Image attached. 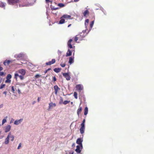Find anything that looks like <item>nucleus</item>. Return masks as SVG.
<instances>
[{"mask_svg":"<svg viewBox=\"0 0 154 154\" xmlns=\"http://www.w3.org/2000/svg\"><path fill=\"white\" fill-rule=\"evenodd\" d=\"M58 9V8H55L54 7H53L52 8V9L54 10H56Z\"/></svg>","mask_w":154,"mask_h":154,"instance_id":"de8ad7c7","label":"nucleus"},{"mask_svg":"<svg viewBox=\"0 0 154 154\" xmlns=\"http://www.w3.org/2000/svg\"><path fill=\"white\" fill-rule=\"evenodd\" d=\"M90 31V29L89 31H88L87 32V29H85V30H84L82 31V32H81L80 34L79 35H78L77 36H78L79 37L82 38V40L83 38Z\"/></svg>","mask_w":154,"mask_h":154,"instance_id":"f03ea898","label":"nucleus"},{"mask_svg":"<svg viewBox=\"0 0 154 154\" xmlns=\"http://www.w3.org/2000/svg\"><path fill=\"white\" fill-rule=\"evenodd\" d=\"M72 39H69L67 45L71 44V43L72 41Z\"/></svg>","mask_w":154,"mask_h":154,"instance_id":"37998d69","label":"nucleus"},{"mask_svg":"<svg viewBox=\"0 0 154 154\" xmlns=\"http://www.w3.org/2000/svg\"><path fill=\"white\" fill-rule=\"evenodd\" d=\"M5 84L1 85L0 87V89H2L3 88H4L5 87Z\"/></svg>","mask_w":154,"mask_h":154,"instance_id":"58836bf2","label":"nucleus"},{"mask_svg":"<svg viewBox=\"0 0 154 154\" xmlns=\"http://www.w3.org/2000/svg\"><path fill=\"white\" fill-rule=\"evenodd\" d=\"M23 121V119H20L16 120L14 122V124L15 125H18L21 124Z\"/></svg>","mask_w":154,"mask_h":154,"instance_id":"20e7f679","label":"nucleus"},{"mask_svg":"<svg viewBox=\"0 0 154 154\" xmlns=\"http://www.w3.org/2000/svg\"><path fill=\"white\" fill-rule=\"evenodd\" d=\"M41 76L40 75H39L38 74H37L35 75V77L37 79L39 77H40Z\"/></svg>","mask_w":154,"mask_h":154,"instance_id":"49530a36","label":"nucleus"},{"mask_svg":"<svg viewBox=\"0 0 154 154\" xmlns=\"http://www.w3.org/2000/svg\"><path fill=\"white\" fill-rule=\"evenodd\" d=\"M36 103V101H33L32 103V104L33 105L35 103Z\"/></svg>","mask_w":154,"mask_h":154,"instance_id":"338daca9","label":"nucleus"},{"mask_svg":"<svg viewBox=\"0 0 154 154\" xmlns=\"http://www.w3.org/2000/svg\"><path fill=\"white\" fill-rule=\"evenodd\" d=\"M3 106V104H1V105H0V108H2Z\"/></svg>","mask_w":154,"mask_h":154,"instance_id":"e2e57ef3","label":"nucleus"},{"mask_svg":"<svg viewBox=\"0 0 154 154\" xmlns=\"http://www.w3.org/2000/svg\"><path fill=\"white\" fill-rule=\"evenodd\" d=\"M11 126L10 125H8L5 127V133L9 132L11 130Z\"/></svg>","mask_w":154,"mask_h":154,"instance_id":"1a4fd4ad","label":"nucleus"},{"mask_svg":"<svg viewBox=\"0 0 154 154\" xmlns=\"http://www.w3.org/2000/svg\"><path fill=\"white\" fill-rule=\"evenodd\" d=\"M11 89H12V91L14 93V91H15V89H14V86L12 87Z\"/></svg>","mask_w":154,"mask_h":154,"instance_id":"3c124183","label":"nucleus"},{"mask_svg":"<svg viewBox=\"0 0 154 154\" xmlns=\"http://www.w3.org/2000/svg\"><path fill=\"white\" fill-rule=\"evenodd\" d=\"M68 46L69 48H72L73 50L72 51H73L74 52H75V46L73 47L71 44L68 45Z\"/></svg>","mask_w":154,"mask_h":154,"instance_id":"a878e982","label":"nucleus"},{"mask_svg":"<svg viewBox=\"0 0 154 154\" xmlns=\"http://www.w3.org/2000/svg\"><path fill=\"white\" fill-rule=\"evenodd\" d=\"M19 75L18 73H15L14 74V78L16 79H17L18 76H19Z\"/></svg>","mask_w":154,"mask_h":154,"instance_id":"e433bc0d","label":"nucleus"},{"mask_svg":"<svg viewBox=\"0 0 154 154\" xmlns=\"http://www.w3.org/2000/svg\"><path fill=\"white\" fill-rule=\"evenodd\" d=\"M11 74H8L6 77V80L5 81V82L6 83H10L11 82V80L10 79H11Z\"/></svg>","mask_w":154,"mask_h":154,"instance_id":"0eeeda50","label":"nucleus"},{"mask_svg":"<svg viewBox=\"0 0 154 154\" xmlns=\"http://www.w3.org/2000/svg\"><path fill=\"white\" fill-rule=\"evenodd\" d=\"M71 24H69V25L68 26V27H70V26H71Z\"/></svg>","mask_w":154,"mask_h":154,"instance_id":"774afa93","label":"nucleus"},{"mask_svg":"<svg viewBox=\"0 0 154 154\" xmlns=\"http://www.w3.org/2000/svg\"><path fill=\"white\" fill-rule=\"evenodd\" d=\"M46 3H48V2H52L51 1H50L49 0H45Z\"/></svg>","mask_w":154,"mask_h":154,"instance_id":"864d4df0","label":"nucleus"},{"mask_svg":"<svg viewBox=\"0 0 154 154\" xmlns=\"http://www.w3.org/2000/svg\"><path fill=\"white\" fill-rule=\"evenodd\" d=\"M68 46L69 48H72L73 50L72 51H73L74 52H75V46L73 47L71 44L68 45Z\"/></svg>","mask_w":154,"mask_h":154,"instance_id":"393cba45","label":"nucleus"},{"mask_svg":"<svg viewBox=\"0 0 154 154\" xmlns=\"http://www.w3.org/2000/svg\"><path fill=\"white\" fill-rule=\"evenodd\" d=\"M85 119H84L83 120V121L82 123H81V125L85 126Z\"/></svg>","mask_w":154,"mask_h":154,"instance_id":"79ce46f5","label":"nucleus"},{"mask_svg":"<svg viewBox=\"0 0 154 154\" xmlns=\"http://www.w3.org/2000/svg\"><path fill=\"white\" fill-rule=\"evenodd\" d=\"M52 64L54 63L55 62V59H52L51 61Z\"/></svg>","mask_w":154,"mask_h":154,"instance_id":"c03bdc74","label":"nucleus"},{"mask_svg":"<svg viewBox=\"0 0 154 154\" xmlns=\"http://www.w3.org/2000/svg\"><path fill=\"white\" fill-rule=\"evenodd\" d=\"M80 145H77L76 146V148L75 150V151L77 153H80L81 151V150Z\"/></svg>","mask_w":154,"mask_h":154,"instance_id":"ddd939ff","label":"nucleus"},{"mask_svg":"<svg viewBox=\"0 0 154 154\" xmlns=\"http://www.w3.org/2000/svg\"><path fill=\"white\" fill-rule=\"evenodd\" d=\"M49 109H51V107L55 106L56 105L54 103H50L49 104Z\"/></svg>","mask_w":154,"mask_h":154,"instance_id":"aec40b11","label":"nucleus"},{"mask_svg":"<svg viewBox=\"0 0 154 154\" xmlns=\"http://www.w3.org/2000/svg\"><path fill=\"white\" fill-rule=\"evenodd\" d=\"M89 21V20L88 19H87L85 20V28H86L85 29H87V31L88 30L87 26H88Z\"/></svg>","mask_w":154,"mask_h":154,"instance_id":"a211bd4d","label":"nucleus"},{"mask_svg":"<svg viewBox=\"0 0 154 154\" xmlns=\"http://www.w3.org/2000/svg\"><path fill=\"white\" fill-rule=\"evenodd\" d=\"M10 133H9L8 134L5 139V143L6 144H7L8 143L9 141L10 136Z\"/></svg>","mask_w":154,"mask_h":154,"instance_id":"9b49d317","label":"nucleus"},{"mask_svg":"<svg viewBox=\"0 0 154 154\" xmlns=\"http://www.w3.org/2000/svg\"><path fill=\"white\" fill-rule=\"evenodd\" d=\"M18 93H19V94H20L21 93L19 89H18Z\"/></svg>","mask_w":154,"mask_h":154,"instance_id":"4d7b16f0","label":"nucleus"},{"mask_svg":"<svg viewBox=\"0 0 154 154\" xmlns=\"http://www.w3.org/2000/svg\"><path fill=\"white\" fill-rule=\"evenodd\" d=\"M83 141V139L82 138H79L77 139L76 142L77 144L80 146L81 149H82L83 148V146L82 143Z\"/></svg>","mask_w":154,"mask_h":154,"instance_id":"7ed1b4c3","label":"nucleus"},{"mask_svg":"<svg viewBox=\"0 0 154 154\" xmlns=\"http://www.w3.org/2000/svg\"><path fill=\"white\" fill-rule=\"evenodd\" d=\"M60 65L61 67H64L66 66V64L64 63H60Z\"/></svg>","mask_w":154,"mask_h":154,"instance_id":"a19ab883","label":"nucleus"},{"mask_svg":"<svg viewBox=\"0 0 154 154\" xmlns=\"http://www.w3.org/2000/svg\"><path fill=\"white\" fill-rule=\"evenodd\" d=\"M6 3L3 2H1L0 4V7L2 8H5V6Z\"/></svg>","mask_w":154,"mask_h":154,"instance_id":"7c9ffc66","label":"nucleus"},{"mask_svg":"<svg viewBox=\"0 0 154 154\" xmlns=\"http://www.w3.org/2000/svg\"><path fill=\"white\" fill-rule=\"evenodd\" d=\"M10 133V138H11V140L13 141L14 139V136L13 135H12L11 132Z\"/></svg>","mask_w":154,"mask_h":154,"instance_id":"2f4dec72","label":"nucleus"},{"mask_svg":"<svg viewBox=\"0 0 154 154\" xmlns=\"http://www.w3.org/2000/svg\"><path fill=\"white\" fill-rule=\"evenodd\" d=\"M105 14V12H104V10L103 9L102 10H101Z\"/></svg>","mask_w":154,"mask_h":154,"instance_id":"69168bd1","label":"nucleus"},{"mask_svg":"<svg viewBox=\"0 0 154 154\" xmlns=\"http://www.w3.org/2000/svg\"><path fill=\"white\" fill-rule=\"evenodd\" d=\"M77 93L75 92H74V97L76 99H77Z\"/></svg>","mask_w":154,"mask_h":154,"instance_id":"c9c22d12","label":"nucleus"},{"mask_svg":"<svg viewBox=\"0 0 154 154\" xmlns=\"http://www.w3.org/2000/svg\"><path fill=\"white\" fill-rule=\"evenodd\" d=\"M20 85H21L25 86V83H20Z\"/></svg>","mask_w":154,"mask_h":154,"instance_id":"5fc2aeb1","label":"nucleus"},{"mask_svg":"<svg viewBox=\"0 0 154 154\" xmlns=\"http://www.w3.org/2000/svg\"><path fill=\"white\" fill-rule=\"evenodd\" d=\"M60 20L59 24H62L65 22V20L64 18H62V17L60 18Z\"/></svg>","mask_w":154,"mask_h":154,"instance_id":"bb28decb","label":"nucleus"},{"mask_svg":"<svg viewBox=\"0 0 154 154\" xmlns=\"http://www.w3.org/2000/svg\"><path fill=\"white\" fill-rule=\"evenodd\" d=\"M19 2V0H8V2L10 5H14V4L18 3Z\"/></svg>","mask_w":154,"mask_h":154,"instance_id":"39448f33","label":"nucleus"},{"mask_svg":"<svg viewBox=\"0 0 154 154\" xmlns=\"http://www.w3.org/2000/svg\"><path fill=\"white\" fill-rule=\"evenodd\" d=\"M26 54L23 53L17 54L14 55V57L18 60H21L26 57Z\"/></svg>","mask_w":154,"mask_h":154,"instance_id":"f257e3e1","label":"nucleus"},{"mask_svg":"<svg viewBox=\"0 0 154 154\" xmlns=\"http://www.w3.org/2000/svg\"><path fill=\"white\" fill-rule=\"evenodd\" d=\"M18 72L23 75H24L26 73V71L25 70L23 69H21L19 70L18 71Z\"/></svg>","mask_w":154,"mask_h":154,"instance_id":"4468645a","label":"nucleus"},{"mask_svg":"<svg viewBox=\"0 0 154 154\" xmlns=\"http://www.w3.org/2000/svg\"><path fill=\"white\" fill-rule=\"evenodd\" d=\"M54 90L55 94L56 95H57V94L58 91L60 90V88L57 85L54 86Z\"/></svg>","mask_w":154,"mask_h":154,"instance_id":"9d476101","label":"nucleus"},{"mask_svg":"<svg viewBox=\"0 0 154 154\" xmlns=\"http://www.w3.org/2000/svg\"><path fill=\"white\" fill-rule=\"evenodd\" d=\"M69 102V101H68L67 100H65L63 102V103L64 105H66V104H67V103H68Z\"/></svg>","mask_w":154,"mask_h":154,"instance_id":"ea45409f","label":"nucleus"},{"mask_svg":"<svg viewBox=\"0 0 154 154\" xmlns=\"http://www.w3.org/2000/svg\"><path fill=\"white\" fill-rule=\"evenodd\" d=\"M68 46L69 48H72L73 50L72 51H73L74 52H75V46L73 47L71 44L68 45Z\"/></svg>","mask_w":154,"mask_h":154,"instance_id":"5701e85b","label":"nucleus"},{"mask_svg":"<svg viewBox=\"0 0 154 154\" xmlns=\"http://www.w3.org/2000/svg\"><path fill=\"white\" fill-rule=\"evenodd\" d=\"M53 80L54 81H56V79L55 76L53 77Z\"/></svg>","mask_w":154,"mask_h":154,"instance_id":"6e6d98bb","label":"nucleus"},{"mask_svg":"<svg viewBox=\"0 0 154 154\" xmlns=\"http://www.w3.org/2000/svg\"><path fill=\"white\" fill-rule=\"evenodd\" d=\"M4 75V73L3 72H0V75L2 76Z\"/></svg>","mask_w":154,"mask_h":154,"instance_id":"603ef678","label":"nucleus"},{"mask_svg":"<svg viewBox=\"0 0 154 154\" xmlns=\"http://www.w3.org/2000/svg\"><path fill=\"white\" fill-rule=\"evenodd\" d=\"M63 76L66 79V80L69 81L71 79V77L68 73H63L62 74Z\"/></svg>","mask_w":154,"mask_h":154,"instance_id":"6e6552de","label":"nucleus"},{"mask_svg":"<svg viewBox=\"0 0 154 154\" xmlns=\"http://www.w3.org/2000/svg\"><path fill=\"white\" fill-rule=\"evenodd\" d=\"M3 69V68L2 67L0 66V71L2 70Z\"/></svg>","mask_w":154,"mask_h":154,"instance_id":"052dcab7","label":"nucleus"},{"mask_svg":"<svg viewBox=\"0 0 154 154\" xmlns=\"http://www.w3.org/2000/svg\"><path fill=\"white\" fill-rule=\"evenodd\" d=\"M88 109L87 107H86L85 109V111H84V115H86L88 113Z\"/></svg>","mask_w":154,"mask_h":154,"instance_id":"c85d7f7f","label":"nucleus"},{"mask_svg":"<svg viewBox=\"0 0 154 154\" xmlns=\"http://www.w3.org/2000/svg\"><path fill=\"white\" fill-rule=\"evenodd\" d=\"M75 88L77 90L80 91L83 90V86L81 84H79L76 86Z\"/></svg>","mask_w":154,"mask_h":154,"instance_id":"423d86ee","label":"nucleus"},{"mask_svg":"<svg viewBox=\"0 0 154 154\" xmlns=\"http://www.w3.org/2000/svg\"><path fill=\"white\" fill-rule=\"evenodd\" d=\"M57 52H58V54L59 55H60L61 54V53H62L61 51H60V50H58V51Z\"/></svg>","mask_w":154,"mask_h":154,"instance_id":"8fccbe9b","label":"nucleus"},{"mask_svg":"<svg viewBox=\"0 0 154 154\" xmlns=\"http://www.w3.org/2000/svg\"><path fill=\"white\" fill-rule=\"evenodd\" d=\"M46 64L47 65H50L52 64V63L51 61H50L48 62H47L46 63Z\"/></svg>","mask_w":154,"mask_h":154,"instance_id":"4c0bfd02","label":"nucleus"},{"mask_svg":"<svg viewBox=\"0 0 154 154\" xmlns=\"http://www.w3.org/2000/svg\"><path fill=\"white\" fill-rule=\"evenodd\" d=\"M12 60H6L4 62L3 64L5 66H8L10 63H12Z\"/></svg>","mask_w":154,"mask_h":154,"instance_id":"f8f14e48","label":"nucleus"},{"mask_svg":"<svg viewBox=\"0 0 154 154\" xmlns=\"http://www.w3.org/2000/svg\"><path fill=\"white\" fill-rule=\"evenodd\" d=\"M82 107L81 106H79V108L78 109V110H77V114L78 116H79V114L82 111Z\"/></svg>","mask_w":154,"mask_h":154,"instance_id":"412c9836","label":"nucleus"},{"mask_svg":"<svg viewBox=\"0 0 154 154\" xmlns=\"http://www.w3.org/2000/svg\"><path fill=\"white\" fill-rule=\"evenodd\" d=\"M73 51L70 50L69 49H68L66 53V56L68 57L72 55V52Z\"/></svg>","mask_w":154,"mask_h":154,"instance_id":"dca6fc26","label":"nucleus"},{"mask_svg":"<svg viewBox=\"0 0 154 154\" xmlns=\"http://www.w3.org/2000/svg\"><path fill=\"white\" fill-rule=\"evenodd\" d=\"M21 147V143H20L19 144V146L17 147V149H20Z\"/></svg>","mask_w":154,"mask_h":154,"instance_id":"a18cd8bd","label":"nucleus"},{"mask_svg":"<svg viewBox=\"0 0 154 154\" xmlns=\"http://www.w3.org/2000/svg\"><path fill=\"white\" fill-rule=\"evenodd\" d=\"M3 94H5V95H6V94H7V92L6 91H4L3 92Z\"/></svg>","mask_w":154,"mask_h":154,"instance_id":"13d9d810","label":"nucleus"},{"mask_svg":"<svg viewBox=\"0 0 154 154\" xmlns=\"http://www.w3.org/2000/svg\"><path fill=\"white\" fill-rule=\"evenodd\" d=\"M94 21H92L91 23L90 24V27H91V29H90V30H91V29L92 28V27H93V26L94 25Z\"/></svg>","mask_w":154,"mask_h":154,"instance_id":"72a5a7b5","label":"nucleus"},{"mask_svg":"<svg viewBox=\"0 0 154 154\" xmlns=\"http://www.w3.org/2000/svg\"><path fill=\"white\" fill-rule=\"evenodd\" d=\"M71 16L68 15L67 14H64L63 15L62 17V18H65L66 19H70L71 18Z\"/></svg>","mask_w":154,"mask_h":154,"instance_id":"f3484780","label":"nucleus"},{"mask_svg":"<svg viewBox=\"0 0 154 154\" xmlns=\"http://www.w3.org/2000/svg\"><path fill=\"white\" fill-rule=\"evenodd\" d=\"M74 58L71 57L69 58V63L70 64H71L74 62Z\"/></svg>","mask_w":154,"mask_h":154,"instance_id":"4be33fe9","label":"nucleus"},{"mask_svg":"<svg viewBox=\"0 0 154 154\" xmlns=\"http://www.w3.org/2000/svg\"><path fill=\"white\" fill-rule=\"evenodd\" d=\"M58 5L60 7H63L64 6V5L63 3H59Z\"/></svg>","mask_w":154,"mask_h":154,"instance_id":"f704fd0d","label":"nucleus"},{"mask_svg":"<svg viewBox=\"0 0 154 154\" xmlns=\"http://www.w3.org/2000/svg\"><path fill=\"white\" fill-rule=\"evenodd\" d=\"M40 97H38V98L37 100H38V102H39L40 101Z\"/></svg>","mask_w":154,"mask_h":154,"instance_id":"bf43d9fd","label":"nucleus"},{"mask_svg":"<svg viewBox=\"0 0 154 154\" xmlns=\"http://www.w3.org/2000/svg\"><path fill=\"white\" fill-rule=\"evenodd\" d=\"M7 116L5 117L4 119H3L2 122V125H3L5 123L7 122Z\"/></svg>","mask_w":154,"mask_h":154,"instance_id":"c756f323","label":"nucleus"},{"mask_svg":"<svg viewBox=\"0 0 154 154\" xmlns=\"http://www.w3.org/2000/svg\"><path fill=\"white\" fill-rule=\"evenodd\" d=\"M85 130V126L81 125V127L80 129V133L83 134L84 133Z\"/></svg>","mask_w":154,"mask_h":154,"instance_id":"2eb2a0df","label":"nucleus"},{"mask_svg":"<svg viewBox=\"0 0 154 154\" xmlns=\"http://www.w3.org/2000/svg\"><path fill=\"white\" fill-rule=\"evenodd\" d=\"M23 75H20L19 76V77H20V79H21V80H23Z\"/></svg>","mask_w":154,"mask_h":154,"instance_id":"09e8293b","label":"nucleus"},{"mask_svg":"<svg viewBox=\"0 0 154 154\" xmlns=\"http://www.w3.org/2000/svg\"><path fill=\"white\" fill-rule=\"evenodd\" d=\"M89 13L88 11V10H86L83 13V15L84 16H85L86 15L88 14Z\"/></svg>","mask_w":154,"mask_h":154,"instance_id":"473e14b6","label":"nucleus"},{"mask_svg":"<svg viewBox=\"0 0 154 154\" xmlns=\"http://www.w3.org/2000/svg\"><path fill=\"white\" fill-rule=\"evenodd\" d=\"M78 39H79V40L80 41L82 40V38L79 37L78 36H77V35L75 36V37L74 38V40L75 42H77V41L78 40Z\"/></svg>","mask_w":154,"mask_h":154,"instance_id":"6ab92c4d","label":"nucleus"},{"mask_svg":"<svg viewBox=\"0 0 154 154\" xmlns=\"http://www.w3.org/2000/svg\"><path fill=\"white\" fill-rule=\"evenodd\" d=\"M79 0H74V1L75 2H78Z\"/></svg>","mask_w":154,"mask_h":154,"instance_id":"0e129e2a","label":"nucleus"},{"mask_svg":"<svg viewBox=\"0 0 154 154\" xmlns=\"http://www.w3.org/2000/svg\"><path fill=\"white\" fill-rule=\"evenodd\" d=\"M68 46L69 48H72L73 50L72 51H73L74 52H75V46L73 47L71 44L68 45Z\"/></svg>","mask_w":154,"mask_h":154,"instance_id":"b1692460","label":"nucleus"},{"mask_svg":"<svg viewBox=\"0 0 154 154\" xmlns=\"http://www.w3.org/2000/svg\"><path fill=\"white\" fill-rule=\"evenodd\" d=\"M33 1H34L33 0H32ZM35 2L34 1H33V3H29V4L30 5H32V4H33V3H34Z\"/></svg>","mask_w":154,"mask_h":154,"instance_id":"680f3d73","label":"nucleus"},{"mask_svg":"<svg viewBox=\"0 0 154 154\" xmlns=\"http://www.w3.org/2000/svg\"><path fill=\"white\" fill-rule=\"evenodd\" d=\"M54 71L57 72L58 73L61 70V69L60 68H55L54 70Z\"/></svg>","mask_w":154,"mask_h":154,"instance_id":"cd10ccee","label":"nucleus"}]
</instances>
